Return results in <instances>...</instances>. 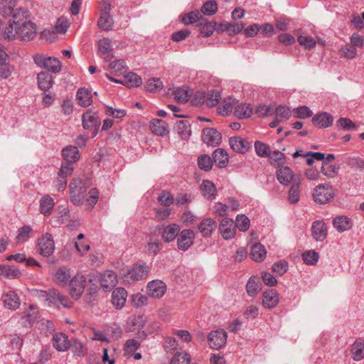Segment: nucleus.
I'll return each mask as SVG.
<instances>
[{
	"label": "nucleus",
	"instance_id": "dca6fc26",
	"mask_svg": "<svg viewBox=\"0 0 364 364\" xmlns=\"http://www.w3.org/2000/svg\"><path fill=\"white\" fill-rule=\"evenodd\" d=\"M71 279L70 269L63 266L59 267L54 274V282L60 287H67Z\"/></svg>",
	"mask_w": 364,
	"mask_h": 364
},
{
	"label": "nucleus",
	"instance_id": "423d86ee",
	"mask_svg": "<svg viewBox=\"0 0 364 364\" xmlns=\"http://www.w3.org/2000/svg\"><path fill=\"white\" fill-rule=\"evenodd\" d=\"M55 242L50 233H45L37 240V250L43 257H50L55 251Z\"/></svg>",
	"mask_w": 364,
	"mask_h": 364
},
{
	"label": "nucleus",
	"instance_id": "5701e85b",
	"mask_svg": "<svg viewBox=\"0 0 364 364\" xmlns=\"http://www.w3.org/2000/svg\"><path fill=\"white\" fill-rule=\"evenodd\" d=\"M70 341L67 335L63 333H55L53 337V343L55 348L60 352L65 351L70 348Z\"/></svg>",
	"mask_w": 364,
	"mask_h": 364
},
{
	"label": "nucleus",
	"instance_id": "c9c22d12",
	"mask_svg": "<svg viewBox=\"0 0 364 364\" xmlns=\"http://www.w3.org/2000/svg\"><path fill=\"white\" fill-rule=\"evenodd\" d=\"M122 85L128 87H137L142 84V80L140 76L134 73L129 72L123 75Z\"/></svg>",
	"mask_w": 364,
	"mask_h": 364
},
{
	"label": "nucleus",
	"instance_id": "8fccbe9b",
	"mask_svg": "<svg viewBox=\"0 0 364 364\" xmlns=\"http://www.w3.org/2000/svg\"><path fill=\"white\" fill-rule=\"evenodd\" d=\"M15 6V1L14 0H2L0 2V13L4 16L7 17L12 14L14 15V12L16 11H14V8Z\"/></svg>",
	"mask_w": 364,
	"mask_h": 364
},
{
	"label": "nucleus",
	"instance_id": "4468645a",
	"mask_svg": "<svg viewBox=\"0 0 364 364\" xmlns=\"http://www.w3.org/2000/svg\"><path fill=\"white\" fill-rule=\"evenodd\" d=\"M277 178L283 186H288L291 183H295V181H300L299 179H296L292 170L287 166H282L279 168L277 171Z\"/></svg>",
	"mask_w": 364,
	"mask_h": 364
},
{
	"label": "nucleus",
	"instance_id": "09e8293b",
	"mask_svg": "<svg viewBox=\"0 0 364 364\" xmlns=\"http://www.w3.org/2000/svg\"><path fill=\"white\" fill-rule=\"evenodd\" d=\"M141 343L136 339L127 340L124 345V353L125 356H132L134 353L139 348Z\"/></svg>",
	"mask_w": 364,
	"mask_h": 364
},
{
	"label": "nucleus",
	"instance_id": "f704fd0d",
	"mask_svg": "<svg viewBox=\"0 0 364 364\" xmlns=\"http://www.w3.org/2000/svg\"><path fill=\"white\" fill-rule=\"evenodd\" d=\"M128 67L123 60H117L111 62L108 67V70L112 74L120 76L127 73Z\"/></svg>",
	"mask_w": 364,
	"mask_h": 364
},
{
	"label": "nucleus",
	"instance_id": "7c9ffc66",
	"mask_svg": "<svg viewBox=\"0 0 364 364\" xmlns=\"http://www.w3.org/2000/svg\"><path fill=\"white\" fill-rule=\"evenodd\" d=\"M333 228L339 232H343L352 228L351 220L345 215H338L333 220Z\"/></svg>",
	"mask_w": 364,
	"mask_h": 364
},
{
	"label": "nucleus",
	"instance_id": "338daca9",
	"mask_svg": "<svg viewBox=\"0 0 364 364\" xmlns=\"http://www.w3.org/2000/svg\"><path fill=\"white\" fill-rule=\"evenodd\" d=\"M198 167L205 171L210 170L213 166L211 158L208 155H202L198 159Z\"/></svg>",
	"mask_w": 364,
	"mask_h": 364
},
{
	"label": "nucleus",
	"instance_id": "cd10ccee",
	"mask_svg": "<svg viewBox=\"0 0 364 364\" xmlns=\"http://www.w3.org/2000/svg\"><path fill=\"white\" fill-rule=\"evenodd\" d=\"M333 118L328 112H322L312 118L313 124L320 128H327L333 124Z\"/></svg>",
	"mask_w": 364,
	"mask_h": 364
},
{
	"label": "nucleus",
	"instance_id": "f03ea898",
	"mask_svg": "<svg viewBox=\"0 0 364 364\" xmlns=\"http://www.w3.org/2000/svg\"><path fill=\"white\" fill-rule=\"evenodd\" d=\"M87 190L86 184L79 178H74L70 183L71 201L76 205L82 204Z\"/></svg>",
	"mask_w": 364,
	"mask_h": 364
},
{
	"label": "nucleus",
	"instance_id": "a878e982",
	"mask_svg": "<svg viewBox=\"0 0 364 364\" xmlns=\"http://www.w3.org/2000/svg\"><path fill=\"white\" fill-rule=\"evenodd\" d=\"M127 296V291L122 287L115 289L112 294L113 305L118 309H122L126 303Z\"/></svg>",
	"mask_w": 364,
	"mask_h": 364
},
{
	"label": "nucleus",
	"instance_id": "2eb2a0df",
	"mask_svg": "<svg viewBox=\"0 0 364 364\" xmlns=\"http://www.w3.org/2000/svg\"><path fill=\"white\" fill-rule=\"evenodd\" d=\"M219 231L225 240L233 238L236 233L235 222L230 218H223L219 225Z\"/></svg>",
	"mask_w": 364,
	"mask_h": 364
},
{
	"label": "nucleus",
	"instance_id": "0e129e2a",
	"mask_svg": "<svg viewBox=\"0 0 364 364\" xmlns=\"http://www.w3.org/2000/svg\"><path fill=\"white\" fill-rule=\"evenodd\" d=\"M336 125L340 129L343 130H354L357 129L356 124L348 118L343 117L340 118L336 122Z\"/></svg>",
	"mask_w": 364,
	"mask_h": 364
},
{
	"label": "nucleus",
	"instance_id": "393cba45",
	"mask_svg": "<svg viewBox=\"0 0 364 364\" xmlns=\"http://www.w3.org/2000/svg\"><path fill=\"white\" fill-rule=\"evenodd\" d=\"M200 191L207 200H213L217 196V188L215 184L209 180H203L200 184Z\"/></svg>",
	"mask_w": 364,
	"mask_h": 364
},
{
	"label": "nucleus",
	"instance_id": "bf43d9fd",
	"mask_svg": "<svg viewBox=\"0 0 364 364\" xmlns=\"http://www.w3.org/2000/svg\"><path fill=\"white\" fill-rule=\"evenodd\" d=\"M304 262L309 265L315 264L319 258L318 253L314 250L306 251L302 255Z\"/></svg>",
	"mask_w": 364,
	"mask_h": 364
},
{
	"label": "nucleus",
	"instance_id": "603ef678",
	"mask_svg": "<svg viewBox=\"0 0 364 364\" xmlns=\"http://www.w3.org/2000/svg\"><path fill=\"white\" fill-rule=\"evenodd\" d=\"M268 157H269L270 164L274 166L281 167L286 161L284 154L279 151L270 152V155Z\"/></svg>",
	"mask_w": 364,
	"mask_h": 364
},
{
	"label": "nucleus",
	"instance_id": "b1692460",
	"mask_svg": "<svg viewBox=\"0 0 364 364\" xmlns=\"http://www.w3.org/2000/svg\"><path fill=\"white\" fill-rule=\"evenodd\" d=\"M217 223L210 218L203 220L198 225V230L203 237H209L216 230Z\"/></svg>",
	"mask_w": 364,
	"mask_h": 364
},
{
	"label": "nucleus",
	"instance_id": "e2e57ef3",
	"mask_svg": "<svg viewBox=\"0 0 364 364\" xmlns=\"http://www.w3.org/2000/svg\"><path fill=\"white\" fill-rule=\"evenodd\" d=\"M220 99L221 95L220 92L212 90L208 94L205 103L208 107H214L218 104Z\"/></svg>",
	"mask_w": 364,
	"mask_h": 364
},
{
	"label": "nucleus",
	"instance_id": "6e6552de",
	"mask_svg": "<svg viewBox=\"0 0 364 364\" xmlns=\"http://www.w3.org/2000/svg\"><path fill=\"white\" fill-rule=\"evenodd\" d=\"M149 273V267L146 264H135L124 274V279L132 282L145 279Z\"/></svg>",
	"mask_w": 364,
	"mask_h": 364
},
{
	"label": "nucleus",
	"instance_id": "680f3d73",
	"mask_svg": "<svg viewBox=\"0 0 364 364\" xmlns=\"http://www.w3.org/2000/svg\"><path fill=\"white\" fill-rule=\"evenodd\" d=\"M202 18V14L199 11H191L182 16V21L185 24H192L197 22Z\"/></svg>",
	"mask_w": 364,
	"mask_h": 364
},
{
	"label": "nucleus",
	"instance_id": "13d9d810",
	"mask_svg": "<svg viewBox=\"0 0 364 364\" xmlns=\"http://www.w3.org/2000/svg\"><path fill=\"white\" fill-rule=\"evenodd\" d=\"M218 11V5L215 1H208L201 7L200 13L205 15L211 16Z\"/></svg>",
	"mask_w": 364,
	"mask_h": 364
},
{
	"label": "nucleus",
	"instance_id": "a18cd8bd",
	"mask_svg": "<svg viewBox=\"0 0 364 364\" xmlns=\"http://www.w3.org/2000/svg\"><path fill=\"white\" fill-rule=\"evenodd\" d=\"M267 252L264 245L256 243L252 247L251 256L256 262H261L266 257Z\"/></svg>",
	"mask_w": 364,
	"mask_h": 364
},
{
	"label": "nucleus",
	"instance_id": "052dcab7",
	"mask_svg": "<svg viewBox=\"0 0 364 364\" xmlns=\"http://www.w3.org/2000/svg\"><path fill=\"white\" fill-rule=\"evenodd\" d=\"M163 87L164 85L162 81L160 80V78L158 77L149 79L146 84V88L147 91L150 92L160 90L163 88Z\"/></svg>",
	"mask_w": 364,
	"mask_h": 364
},
{
	"label": "nucleus",
	"instance_id": "c03bdc74",
	"mask_svg": "<svg viewBox=\"0 0 364 364\" xmlns=\"http://www.w3.org/2000/svg\"><path fill=\"white\" fill-rule=\"evenodd\" d=\"M213 159L218 166L222 168L226 166L229 158L228 153L225 150L218 149L213 152Z\"/></svg>",
	"mask_w": 364,
	"mask_h": 364
},
{
	"label": "nucleus",
	"instance_id": "58836bf2",
	"mask_svg": "<svg viewBox=\"0 0 364 364\" xmlns=\"http://www.w3.org/2000/svg\"><path fill=\"white\" fill-rule=\"evenodd\" d=\"M252 114V107L250 104L241 103L235 105L234 115L238 119L250 117Z\"/></svg>",
	"mask_w": 364,
	"mask_h": 364
},
{
	"label": "nucleus",
	"instance_id": "e433bc0d",
	"mask_svg": "<svg viewBox=\"0 0 364 364\" xmlns=\"http://www.w3.org/2000/svg\"><path fill=\"white\" fill-rule=\"evenodd\" d=\"M38 84L41 90H48L53 85V76L46 72H41L37 75Z\"/></svg>",
	"mask_w": 364,
	"mask_h": 364
},
{
	"label": "nucleus",
	"instance_id": "4d7b16f0",
	"mask_svg": "<svg viewBox=\"0 0 364 364\" xmlns=\"http://www.w3.org/2000/svg\"><path fill=\"white\" fill-rule=\"evenodd\" d=\"M235 225V228H238L241 232H245L250 228V221L247 216L241 214L236 217Z\"/></svg>",
	"mask_w": 364,
	"mask_h": 364
},
{
	"label": "nucleus",
	"instance_id": "6ab92c4d",
	"mask_svg": "<svg viewBox=\"0 0 364 364\" xmlns=\"http://www.w3.org/2000/svg\"><path fill=\"white\" fill-rule=\"evenodd\" d=\"M221 140V134L213 128L204 129L203 131V141L208 145L217 146Z\"/></svg>",
	"mask_w": 364,
	"mask_h": 364
},
{
	"label": "nucleus",
	"instance_id": "bb28decb",
	"mask_svg": "<svg viewBox=\"0 0 364 364\" xmlns=\"http://www.w3.org/2000/svg\"><path fill=\"white\" fill-rule=\"evenodd\" d=\"M279 303V294L273 289L265 291L262 295V304L267 309H272Z\"/></svg>",
	"mask_w": 364,
	"mask_h": 364
},
{
	"label": "nucleus",
	"instance_id": "ea45409f",
	"mask_svg": "<svg viewBox=\"0 0 364 364\" xmlns=\"http://www.w3.org/2000/svg\"><path fill=\"white\" fill-rule=\"evenodd\" d=\"M352 358L355 361H360L364 358V341H356L350 349Z\"/></svg>",
	"mask_w": 364,
	"mask_h": 364
},
{
	"label": "nucleus",
	"instance_id": "412c9836",
	"mask_svg": "<svg viewBox=\"0 0 364 364\" xmlns=\"http://www.w3.org/2000/svg\"><path fill=\"white\" fill-rule=\"evenodd\" d=\"M180 232V227L178 224L172 223L165 225L161 229V237L167 242L173 241Z\"/></svg>",
	"mask_w": 364,
	"mask_h": 364
},
{
	"label": "nucleus",
	"instance_id": "c85d7f7f",
	"mask_svg": "<svg viewBox=\"0 0 364 364\" xmlns=\"http://www.w3.org/2000/svg\"><path fill=\"white\" fill-rule=\"evenodd\" d=\"M311 230L313 237L317 241H323L326 237L327 228L324 222L321 220L314 222Z\"/></svg>",
	"mask_w": 364,
	"mask_h": 364
},
{
	"label": "nucleus",
	"instance_id": "1a4fd4ad",
	"mask_svg": "<svg viewBox=\"0 0 364 364\" xmlns=\"http://www.w3.org/2000/svg\"><path fill=\"white\" fill-rule=\"evenodd\" d=\"M74 171V166L71 164L63 162L55 180V186L58 191H64L67 186V178Z\"/></svg>",
	"mask_w": 364,
	"mask_h": 364
},
{
	"label": "nucleus",
	"instance_id": "2f4dec72",
	"mask_svg": "<svg viewBox=\"0 0 364 364\" xmlns=\"http://www.w3.org/2000/svg\"><path fill=\"white\" fill-rule=\"evenodd\" d=\"M76 100L80 106L83 107H89L92 103L91 92L85 87L78 89L76 93Z\"/></svg>",
	"mask_w": 364,
	"mask_h": 364
},
{
	"label": "nucleus",
	"instance_id": "864d4df0",
	"mask_svg": "<svg viewBox=\"0 0 364 364\" xmlns=\"http://www.w3.org/2000/svg\"><path fill=\"white\" fill-rule=\"evenodd\" d=\"M0 275L9 279H15L21 275V272L18 269L8 265H0Z\"/></svg>",
	"mask_w": 364,
	"mask_h": 364
},
{
	"label": "nucleus",
	"instance_id": "473e14b6",
	"mask_svg": "<svg viewBox=\"0 0 364 364\" xmlns=\"http://www.w3.org/2000/svg\"><path fill=\"white\" fill-rule=\"evenodd\" d=\"M150 129L154 134L161 136H165L169 132L166 122L159 119H154L151 121Z\"/></svg>",
	"mask_w": 364,
	"mask_h": 364
},
{
	"label": "nucleus",
	"instance_id": "6e6d98bb",
	"mask_svg": "<svg viewBox=\"0 0 364 364\" xmlns=\"http://www.w3.org/2000/svg\"><path fill=\"white\" fill-rule=\"evenodd\" d=\"M256 154L261 157H268L270 155L271 149L269 145L263 142L256 141L255 142Z\"/></svg>",
	"mask_w": 364,
	"mask_h": 364
},
{
	"label": "nucleus",
	"instance_id": "7ed1b4c3",
	"mask_svg": "<svg viewBox=\"0 0 364 364\" xmlns=\"http://www.w3.org/2000/svg\"><path fill=\"white\" fill-rule=\"evenodd\" d=\"M33 60L38 67L47 69L51 73H58L61 70L62 65L57 58L36 54L33 55Z\"/></svg>",
	"mask_w": 364,
	"mask_h": 364
},
{
	"label": "nucleus",
	"instance_id": "49530a36",
	"mask_svg": "<svg viewBox=\"0 0 364 364\" xmlns=\"http://www.w3.org/2000/svg\"><path fill=\"white\" fill-rule=\"evenodd\" d=\"M300 181H295L291 186L289 191L288 200L290 203L295 204L299 201L300 199Z\"/></svg>",
	"mask_w": 364,
	"mask_h": 364
},
{
	"label": "nucleus",
	"instance_id": "20e7f679",
	"mask_svg": "<svg viewBox=\"0 0 364 364\" xmlns=\"http://www.w3.org/2000/svg\"><path fill=\"white\" fill-rule=\"evenodd\" d=\"M68 285L70 296L77 300L84 292L86 286V278L82 273L77 272L71 277Z\"/></svg>",
	"mask_w": 364,
	"mask_h": 364
},
{
	"label": "nucleus",
	"instance_id": "9b49d317",
	"mask_svg": "<svg viewBox=\"0 0 364 364\" xmlns=\"http://www.w3.org/2000/svg\"><path fill=\"white\" fill-rule=\"evenodd\" d=\"M208 341L211 348L218 350L225 346L227 333L223 329L211 331L208 334Z\"/></svg>",
	"mask_w": 364,
	"mask_h": 364
},
{
	"label": "nucleus",
	"instance_id": "37998d69",
	"mask_svg": "<svg viewBox=\"0 0 364 364\" xmlns=\"http://www.w3.org/2000/svg\"><path fill=\"white\" fill-rule=\"evenodd\" d=\"M246 290L247 294L251 296H255L261 290V284L256 277H252L248 280L246 285Z\"/></svg>",
	"mask_w": 364,
	"mask_h": 364
},
{
	"label": "nucleus",
	"instance_id": "de8ad7c7",
	"mask_svg": "<svg viewBox=\"0 0 364 364\" xmlns=\"http://www.w3.org/2000/svg\"><path fill=\"white\" fill-rule=\"evenodd\" d=\"M237 104V101L231 97L225 98L221 105L219 106V113L223 116L228 115L233 109V107Z\"/></svg>",
	"mask_w": 364,
	"mask_h": 364
},
{
	"label": "nucleus",
	"instance_id": "0eeeda50",
	"mask_svg": "<svg viewBox=\"0 0 364 364\" xmlns=\"http://www.w3.org/2000/svg\"><path fill=\"white\" fill-rule=\"evenodd\" d=\"M313 196L315 202L326 204L333 198L334 192L331 185L320 184L315 188Z\"/></svg>",
	"mask_w": 364,
	"mask_h": 364
},
{
	"label": "nucleus",
	"instance_id": "4c0bfd02",
	"mask_svg": "<svg viewBox=\"0 0 364 364\" xmlns=\"http://www.w3.org/2000/svg\"><path fill=\"white\" fill-rule=\"evenodd\" d=\"M175 132L183 139L188 138L191 135V125L186 120L177 122L174 127Z\"/></svg>",
	"mask_w": 364,
	"mask_h": 364
},
{
	"label": "nucleus",
	"instance_id": "a211bd4d",
	"mask_svg": "<svg viewBox=\"0 0 364 364\" xmlns=\"http://www.w3.org/2000/svg\"><path fill=\"white\" fill-rule=\"evenodd\" d=\"M113 45L109 38H104L98 42V51L106 61L111 60L114 55H112Z\"/></svg>",
	"mask_w": 364,
	"mask_h": 364
},
{
	"label": "nucleus",
	"instance_id": "3c124183",
	"mask_svg": "<svg viewBox=\"0 0 364 364\" xmlns=\"http://www.w3.org/2000/svg\"><path fill=\"white\" fill-rule=\"evenodd\" d=\"M70 348H71L72 352L76 356L84 357L87 354V348L82 342L77 339H74L70 342Z\"/></svg>",
	"mask_w": 364,
	"mask_h": 364
},
{
	"label": "nucleus",
	"instance_id": "69168bd1",
	"mask_svg": "<svg viewBox=\"0 0 364 364\" xmlns=\"http://www.w3.org/2000/svg\"><path fill=\"white\" fill-rule=\"evenodd\" d=\"M191 356L185 352L176 353L171 360V364H190Z\"/></svg>",
	"mask_w": 364,
	"mask_h": 364
},
{
	"label": "nucleus",
	"instance_id": "c756f323",
	"mask_svg": "<svg viewBox=\"0 0 364 364\" xmlns=\"http://www.w3.org/2000/svg\"><path fill=\"white\" fill-rule=\"evenodd\" d=\"M109 7L110 5L108 4V6L105 8L98 21L99 27L104 31L111 30L114 24L113 18L109 14Z\"/></svg>",
	"mask_w": 364,
	"mask_h": 364
},
{
	"label": "nucleus",
	"instance_id": "aec40b11",
	"mask_svg": "<svg viewBox=\"0 0 364 364\" xmlns=\"http://www.w3.org/2000/svg\"><path fill=\"white\" fill-rule=\"evenodd\" d=\"M100 284L106 291L115 287L117 284V277L116 274L111 270L105 272L100 276Z\"/></svg>",
	"mask_w": 364,
	"mask_h": 364
},
{
	"label": "nucleus",
	"instance_id": "f8f14e48",
	"mask_svg": "<svg viewBox=\"0 0 364 364\" xmlns=\"http://www.w3.org/2000/svg\"><path fill=\"white\" fill-rule=\"evenodd\" d=\"M83 128L85 129H94L92 136H96L100 126L97 112L89 109L82 116Z\"/></svg>",
	"mask_w": 364,
	"mask_h": 364
},
{
	"label": "nucleus",
	"instance_id": "72a5a7b5",
	"mask_svg": "<svg viewBox=\"0 0 364 364\" xmlns=\"http://www.w3.org/2000/svg\"><path fill=\"white\" fill-rule=\"evenodd\" d=\"M2 300L5 306L11 310L18 309L20 305V299L14 291L5 293L2 296Z\"/></svg>",
	"mask_w": 364,
	"mask_h": 364
},
{
	"label": "nucleus",
	"instance_id": "4be33fe9",
	"mask_svg": "<svg viewBox=\"0 0 364 364\" xmlns=\"http://www.w3.org/2000/svg\"><path fill=\"white\" fill-rule=\"evenodd\" d=\"M62 156L65 163L73 165L80 159V154L77 146L69 145L63 149Z\"/></svg>",
	"mask_w": 364,
	"mask_h": 364
},
{
	"label": "nucleus",
	"instance_id": "79ce46f5",
	"mask_svg": "<svg viewBox=\"0 0 364 364\" xmlns=\"http://www.w3.org/2000/svg\"><path fill=\"white\" fill-rule=\"evenodd\" d=\"M340 166L335 164L323 161L321 173L329 178L336 177L338 175Z\"/></svg>",
	"mask_w": 364,
	"mask_h": 364
},
{
	"label": "nucleus",
	"instance_id": "f3484780",
	"mask_svg": "<svg viewBox=\"0 0 364 364\" xmlns=\"http://www.w3.org/2000/svg\"><path fill=\"white\" fill-rule=\"evenodd\" d=\"M229 144L233 151L241 154L247 152L251 146L250 143L241 136L230 137Z\"/></svg>",
	"mask_w": 364,
	"mask_h": 364
},
{
	"label": "nucleus",
	"instance_id": "f257e3e1",
	"mask_svg": "<svg viewBox=\"0 0 364 364\" xmlns=\"http://www.w3.org/2000/svg\"><path fill=\"white\" fill-rule=\"evenodd\" d=\"M8 40L19 38L24 41L33 39L37 33V27L31 18L27 9H16L13 15V22L7 26Z\"/></svg>",
	"mask_w": 364,
	"mask_h": 364
},
{
	"label": "nucleus",
	"instance_id": "a19ab883",
	"mask_svg": "<svg viewBox=\"0 0 364 364\" xmlns=\"http://www.w3.org/2000/svg\"><path fill=\"white\" fill-rule=\"evenodd\" d=\"M54 205V200L51 197L48 195L43 196L40 200L41 213L44 215H50Z\"/></svg>",
	"mask_w": 364,
	"mask_h": 364
},
{
	"label": "nucleus",
	"instance_id": "39448f33",
	"mask_svg": "<svg viewBox=\"0 0 364 364\" xmlns=\"http://www.w3.org/2000/svg\"><path fill=\"white\" fill-rule=\"evenodd\" d=\"M41 293L43 296L46 298V301H48L49 305L53 304L58 306L60 304L65 308H70L73 306V302L69 298L58 290L52 289L48 292L41 291Z\"/></svg>",
	"mask_w": 364,
	"mask_h": 364
},
{
	"label": "nucleus",
	"instance_id": "5fc2aeb1",
	"mask_svg": "<svg viewBox=\"0 0 364 364\" xmlns=\"http://www.w3.org/2000/svg\"><path fill=\"white\" fill-rule=\"evenodd\" d=\"M32 230V228L29 225H24L19 228L16 237V242L21 244L26 242L29 239Z\"/></svg>",
	"mask_w": 364,
	"mask_h": 364
},
{
	"label": "nucleus",
	"instance_id": "774afa93",
	"mask_svg": "<svg viewBox=\"0 0 364 364\" xmlns=\"http://www.w3.org/2000/svg\"><path fill=\"white\" fill-rule=\"evenodd\" d=\"M298 42L306 49H311L316 46V41L310 36H299Z\"/></svg>",
	"mask_w": 364,
	"mask_h": 364
},
{
	"label": "nucleus",
	"instance_id": "ddd939ff",
	"mask_svg": "<svg viewBox=\"0 0 364 364\" xmlns=\"http://www.w3.org/2000/svg\"><path fill=\"white\" fill-rule=\"evenodd\" d=\"M146 288L148 295L154 299L161 298L166 291V284L159 279L149 282Z\"/></svg>",
	"mask_w": 364,
	"mask_h": 364
},
{
	"label": "nucleus",
	"instance_id": "9d476101",
	"mask_svg": "<svg viewBox=\"0 0 364 364\" xmlns=\"http://www.w3.org/2000/svg\"><path fill=\"white\" fill-rule=\"evenodd\" d=\"M177 237L178 248L182 251H186L193 245L196 233L191 229H186L179 232Z\"/></svg>",
	"mask_w": 364,
	"mask_h": 364
}]
</instances>
